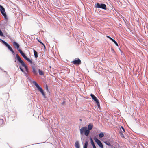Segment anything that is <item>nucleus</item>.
Masks as SVG:
<instances>
[{"mask_svg": "<svg viewBox=\"0 0 148 148\" xmlns=\"http://www.w3.org/2000/svg\"><path fill=\"white\" fill-rule=\"evenodd\" d=\"M16 56L14 58L16 60H17V63L18 65H19L20 64L22 66L24 67L26 72L27 73H29V70L27 66L24 61L21 59L18 54H16Z\"/></svg>", "mask_w": 148, "mask_h": 148, "instance_id": "f257e3e1", "label": "nucleus"}, {"mask_svg": "<svg viewBox=\"0 0 148 148\" xmlns=\"http://www.w3.org/2000/svg\"><path fill=\"white\" fill-rule=\"evenodd\" d=\"M36 86L37 90L40 92L43 96V98L45 99L47 98V97L45 93L44 90L43 89L42 87L40 86L39 84L36 82L35 81H34L32 82Z\"/></svg>", "mask_w": 148, "mask_h": 148, "instance_id": "f03ea898", "label": "nucleus"}, {"mask_svg": "<svg viewBox=\"0 0 148 148\" xmlns=\"http://www.w3.org/2000/svg\"><path fill=\"white\" fill-rule=\"evenodd\" d=\"M95 8H98L106 10L107 8L106 5L103 3L99 2L96 3L95 4Z\"/></svg>", "mask_w": 148, "mask_h": 148, "instance_id": "7ed1b4c3", "label": "nucleus"}, {"mask_svg": "<svg viewBox=\"0 0 148 148\" xmlns=\"http://www.w3.org/2000/svg\"><path fill=\"white\" fill-rule=\"evenodd\" d=\"M80 132L81 135H83L84 134V135L87 136L89 134L87 129V127L86 126L82 127L80 129Z\"/></svg>", "mask_w": 148, "mask_h": 148, "instance_id": "20e7f679", "label": "nucleus"}, {"mask_svg": "<svg viewBox=\"0 0 148 148\" xmlns=\"http://www.w3.org/2000/svg\"><path fill=\"white\" fill-rule=\"evenodd\" d=\"M90 96L92 97V99L95 101V103H96L99 108H100V103L99 101L97 98L93 94L91 93L90 95Z\"/></svg>", "mask_w": 148, "mask_h": 148, "instance_id": "39448f33", "label": "nucleus"}, {"mask_svg": "<svg viewBox=\"0 0 148 148\" xmlns=\"http://www.w3.org/2000/svg\"><path fill=\"white\" fill-rule=\"evenodd\" d=\"M93 139L95 142L100 148H104L102 143L96 136L94 137Z\"/></svg>", "mask_w": 148, "mask_h": 148, "instance_id": "423d86ee", "label": "nucleus"}, {"mask_svg": "<svg viewBox=\"0 0 148 148\" xmlns=\"http://www.w3.org/2000/svg\"><path fill=\"white\" fill-rule=\"evenodd\" d=\"M71 63H73L76 65H79L81 64V60L79 58H76L74 60L71 62Z\"/></svg>", "mask_w": 148, "mask_h": 148, "instance_id": "0eeeda50", "label": "nucleus"}, {"mask_svg": "<svg viewBox=\"0 0 148 148\" xmlns=\"http://www.w3.org/2000/svg\"><path fill=\"white\" fill-rule=\"evenodd\" d=\"M21 55L22 56V57L24 58V59H25L30 64H32L33 63V62L32 60L27 58L25 53H23Z\"/></svg>", "mask_w": 148, "mask_h": 148, "instance_id": "6e6552de", "label": "nucleus"}, {"mask_svg": "<svg viewBox=\"0 0 148 148\" xmlns=\"http://www.w3.org/2000/svg\"><path fill=\"white\" fill-rule=\"evenodd\" d=\"M5 46L7 47L8 49L10 50V51L11 52L12 54L14 56L15 55V53L13 49H12L11 47L10 46V45L7 43L5 45Z\"/></svg>", "mask_w": 148, "mask_h": 148, "instance_id": "1a4fd4ad", "label": "nucleus"}, {"mask_svg": "<svg viewBox=\"0 0 148 148\" xmlns=\"http://www.w3.org/2000/svg\"><path fill=\"white\" fill-rule=\"evenodd\" d=\"M0 11L2 14L6 13L4 8L1 5H0Z\"/></svg>", "mask_w": 148, "mask_h": 148, "instance_id": "9d476101", "label": "nucleus"}, {"mask_svg": "<svg viewBox=\"0 0 148 148\" xmlns=\"http://www.w3.org/2000/svg\"><path fill=\"white\" fill-rule=\"evenodd\" d=\"M93 127V125H91V124H89L88 125V127H87V129L88 131V132L90 134V130H91Z\"/></svg>", "mask_w": 148, "mask_h": 148, "instance_id": "9b49d317", "label": "nucleus"}, {"mask_svg": "<svg viewBox=\"0 0 148 148\" xmlns=\"http://www.w3.org/2000/svg\"><path fill=\"white\" fill-rule=\"evenodd\" d=\"M13 45L17 49V50L20 47V45L15 41H14L13 43Z\"/></svg>", "mask_w": 148, "mask_h": 148, "instance_id": "f8f14e48", "label": "nucleus"}, {"mask_svg": "<svg viewBox=\"0 0 148 148\" xmlns=\"http://www.w3.org/2000/svg\"><path fill=\"white\" fill-rule=\"evenodd\" d=\"M32 71L33 74L36 75H37L38 74V73L37 70H36L35 67L34 66H32Z\"/></svg>", "mask_w": 148, "mask_h": 148, "instance_id": "ddd939ff", "label": "nucleus"}, {"mask_svg": "<svg viewBox=\"0 0 148 148\" xmlns=\"http://www.w3.org/2000/svg\"><path fill=\"white\" fill-rule=\"evenodd\" d=\"M19 68L20 70L25 74V75L26 76H27L28 75L27 73V72H25L23 69L22 67L21 66H19Z\"/></svg>", "mask_w": 148, "mask_h": 148, "instance_id": "4468645a", "label": "nucleus"}, {"mask_svg": "<svg viewBox=\"0 0 148 148\" xmlns=\"http://www.w3.org/2000/svg\"><path fill=\"white\" fill-rule=\"evenodd\" d=\"M88 145V141H86L83 145V148H87Z\"/></svg>", "mask_w": 148, "mask_h": 148, "instance_id": "2eb2a0df", "label": "nucleus"}, {"mask_svg": "<svg viewBox=\"0 0 148 148\" xmlns=\"http://www.w3.org/2000/svg\"><path fill=\"white\" fill-rule=\"evenodd\" d=\"M39 75H44V72L42 70L40 69H38Z\"/></svg>", "mask_w": 148, "mask_h": 148, "instance_id": "dca6fc26", "label": "nucleus"}, {"mask_svg": "<svg viewBox=\"0 0 148 148\" xmlns=\"http://www.w3.org/2000/svg\"><path fill=\"white\" fill-rule=\"evenodd\" d=\"M90 143H91V145H92V146H95V143H94L92 138L91 137H90Z\"/></svg>", "mask_w": 148, "mask_h": 148, "instance_id": "f3484780", "label": "nucleus"}, {"mask_svg": "<svg viewBox=\"0 0 148 148\" xmlns=\"http://www.w3.org/2000/svg\"><path fill=\"white\" fill-rule=\"evenodd\" d=\"M33 52L34 57L36 58L38 57V52L34 49H33Z\"/></svg>", "mask_w": 148, "mask_h": 148, "instance_id": "a211bd4d", "label": "nucleus"}, {"mask_svg": "<svg viewBox=\"0 0 148 148\" xmlns=\"http://www.w3.org/2000/svg\"><path fill=\"white\" fill-rule=\"evenodd\" d=\"M98 136L100 138H102L104 136V134L103 132H101L98 134Z\"/></svg>", "mask_w": 148, "mask_h": 148, "instance_id": "6ab92c4d", "label": "nucleus"}, {"mask_svg": "<svg viewBox=\"0 0 148 148\" xmlns=\"http://www.w3.org/2000/svg\"><path fill=\"white\" fill-rule=\"evenodd\" d=\"M75 148L80 147V145L78 141H76L75 142Z\"/></svg>", "mask_w": 148, "mask_h": 148, "instance_id": "aec40b11", "label": "nucleus"}, {"mask_svg": "<svg viewBox=\"0 0 148 148\" xmlns=\"http://www.w3.org/2000/svg\"><path fill=\"white\" fill-rule=\"evenodd\" d=\"M2 15L4 16V19L5 20L7 21L8 19V18L6 13H4V14H2Z\"/></svg>", "mask_w": 148, "mask_h": 148, "instance_id": "412c9836", "label": "nucleus"}, {"mask_svg": "<svg viewBox=\"0 0 148 148\" xmlns=\"http://www.w3.org/2000/svg\"><path fill=\"white\" fill-rule=\"evenodd\" d=\"M104 143H105L108 146H111V145L110 142H108L107 141H105L103 142Z\"/></svg>", "mask_w": 148, "mask_h": 148, "instance_id": "4be33fe9", "label": "nucleus"}, {"mask_svg": "<svg viewBox=\"0 0 148 148\" xmlns=\"http://www.w3.org/2000/svg\"><path fill=\"white\" fill-rule=\"evenodd\" d=\"M0 42H1L2 44H4L5 45L7 43V42L3 40L0 38Z\"/></svg>", "mask_w": 148, "mask_h": 148, "instance_id": "5701e85b", "label": "nucleus"}, {"mask_svg": "<svg viewBox=\"0 0 148 148\" xmlns=\"http://www.w3.org/2000/svg\"><path fill=\"white\" fill-rule=\"evenodd\" d=\"M119 134H120L121 137L123 138H124V136L122 132L121 131H120L119 132Z\"/></svg>", "mask_w": 148, "mask_h": 148, "instance_id": "b1692460", "label": "nucleus"}, {"mask_svg": "<svg viewBox=\"0 0 148 148\" xmlns=\"http://www.w3.org/2000/svg\"><path fill=\"white\" fill-rule=\"evenodd\" d=\"M45 88L46 90V91H48L49 90L48 86L47 84H46L45 86Z\"/></svg>", "mask_w": 148, "mask_h": 148, "instance_id": "393cba45", "label": "nucleus"}, {"mask_svg": "<svg viewBox=\"0 0 148 148\" xmlns=\"http://www.w3.org/2000/svg\"><path fill=\"white\" fill-rule=\"evenodd\" d=\"M112 41L116 45L118 46V43L114 39H113V40Z\"/></svg>", "mask_w": 148, "mask_h": 148, "instance_id": "a878e982", "label": "nucleus"}, {"mask_svg": "<svg viewBox=\"0 0 148 148\" xmlns=\"http://www.w3.org/2000/svg\"><path fill=\"white\" fill-rule=\"evenodd\" d=\"M0 36L2 37H4V35L2 31L0 29Z\"/></svg>", "mask_w": 148, "mask_h": 148, "instance_id": "bb28decb", "label": "nucleus"}, {"mask_svg": "<svg viewBox=\"0 0 148 148\" xmlns=\"http://www.w3.org/2000/svg\"><path fill=\"white\" fill-rule=\"evenodd\" d=\"M111 51L113 53H115V52L114 49L112 47H111Z\"/></svg>", "mask_w": 148, "mask_h": 148, "instance_id": "cd10ccee", "label": "nucleus"}, {"mask_svg": "<svg viewBox=\"0 0 148 148\" xmlns=\"http://www.w3.org/2000/svg\"><path fill=\"white\" fill-rule=\"evenodd\" d=\"M106 37L107 38H108L109 39H110V40H111V41H112L113 39L111 37H110L109 36H108V35H107L106 36Z\"/></svg>", "mask_w": 148, "mask_h": 148, "instance_id": "c85d7f7f", "label": "nucleus"}, {"mask_svg": "<svg viewBox=\"0 0 148 148\" xmlns=\"http://www.w3.org/2000/svg\"><path fill=\"white\" fill-rule=\"evenodd\" d=\"M18 51H19V52L21 54L22 53H23V51H22V50L21 49H18Z\"/></svg>", "mask_w": 148, "mask_h": 148, "instance_id": "c756f323", "label": "nucleus"}, {"mask_svg": "<svg viewBox=\"0 0 148 148\" xmlns=\"http://www.w3.org/2000/svg\"><path fill=\"white\" fill-rule=\"evenodd\" d=\"M38 39V41L39 42H40V44H42V45H43L44 46V43H43L41 41V40H38V38H37Z\"/></svg>", "mask_w": 148, "mask_h": 148, "instance_id": "7c9ffc66", "label": "nucleus"}, {"mask_svg": "<svg viewBox=\"0 0 148 148\" xmlns=\"http://www.w3.org/2000/svg\"><path fill=\"white\" fill-rule=\"evenodd\" d=\"M121 127L122 129V130H123V132H125V130L124 127L123 126H121Z\"/></svg>", "mask_w": 148, "mask_h": 148, "instance_id": "2f4dec72", "label": "nucleus"}, {"mask_svg": "<svg viewBox=\"0 0 148 148\" xmlns=\"http://www.w3.org/2000/svg\"><path fill=\"white\" fill-rule=\"evenodd\" d=\"M65 103V101H64L62 103H61V105H63Z\"/></svg>", "mask_w": 148, "mask_h": 148, "instance_id": "473e14b6", "label": "nucleus"}, {"mask_svg": "<svg viewBox=\"0 0 148 148\" xmlns=\"http://www.w3.org/2000/svg\"><path fill=\"white\" fill-rule=\"evenodd\" d=\"M47 92L48 94L49 95H50V92L49 90L48 91H47Z\"/></svg>", "mask_w": 148, "mask_h": 148, "instance_id": "72a5a7b5", "label": "nucleus"}, {"mask_svg": "<svg viewBox=\"0 0 148 148\" xmlns=\"http://www.w3.org/2000/svg\"><path fill=\"white\" fill-rule=\"evenodd\" d=\"M3 120L2 119H0V121H1V122L3 123Z\"/></svg>", "mask_w": 148, "mask_h": 148, "instance_id": "f704fd0d", "label": "nucleus"}, {"mask_svg": "<svg viewBox=\"0 0 148 148\" xmlns=\"http://www.w3.org/2000/svg\"><path fill=\"white\" fill-rule=\"evenodd\" d=\"M120 51H121V54L122 55H124V54L123 52H122L121 51V50H120Z\"/></svg>", "mask_w": 148, "mask_h": 148, "instance_id": "c9c22d12", "label": "nucleus"}, {"mask_svg": "<svg viewBox=\"0 0 148 148\" xmlns=\"http://www.w3.org/2000/svg\"><path fill=\"white\" fill-rule=\"evenodd\" d=\"M93 148H96L95 145L93 146Z\"/></svg>", "mask_w": 148, "mask_h": 148, "instance_id": "e433bc0d", "label": "nucleus"}, {"mask_svg": "<svg viewBox=\"0 0 148 148\" xmlns=\"http://www.w3.org/2000/svg\"><path fill=\"white\" fill-rule=\"evenodd\" d=\"M79 120L80 121H82V119H79Z\"/></svg>", "mask_w": 148, "mask_h": 148, "instance_id": "4c0bfd02", "label": "nucleus"}, {"mask_svg": "<svg viewBox=\"0 0 148 148\" xmlns=\"http://www.w3.org/2000/svg\"><path fill=\"white\" fill-rule=\"evenodd\" d=\"M76 148H80V147H76Z\"/></svg>", "mask_w": 148, "mask_h": 148, "instance_id": "58836bf2", "label": "nucleus"}, {"mask_svg": "<svg viewBox=\"0 0 148 148\" xmlns=\"http://www.w3.org/2000/svg\"><path fill=\"white\" fill-rule=\"evenodd\" d=\"M16 62V60H15L14 61V62Z\"/></svg>", "mask_w": 148, "mask_h": 148, "instance_id": "ea45409f", "label": "nucleus"}, {"mask_svg": "<svg viewBox=\"0 0 148 148\" xmlns=\"http://www.w3.org/2000/svg\"><path fill=\"white\" fill-rule=\"evenodd\" d=\"M0 69L1 70H2V69H1V67H0Z\"/></svg>", "mask_w": 148, "mask_h": 148, "instance_id": "a19ab883", "label": "nucleus"}, {"mask_svg": "<svg viewBox=\"0 0 148 148\" xmlns=\"http://www.w3.org/2000/svg\"><path fill=\"white\" fill-rule=\"evenodd\" d=\"M17 67H18V65H17Z\"/></svg>", "mask_w": 148, "mask_h": 148, "instance_id": "79ce46f5", "label": "nucleus"}]
</instances>
